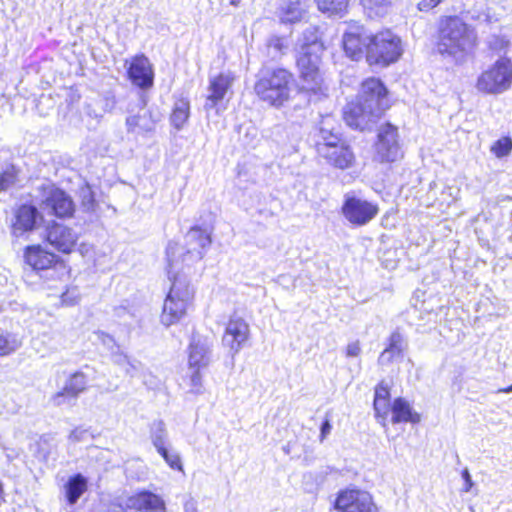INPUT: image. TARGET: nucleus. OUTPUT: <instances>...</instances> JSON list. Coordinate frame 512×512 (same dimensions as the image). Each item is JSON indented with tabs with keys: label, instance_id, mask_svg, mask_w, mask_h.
Returning <instances> with one entry per match:
<instances>
[{
	"label": "nucleus",
	"instance_id": "obj_12",
	"mask_svg": "<svg viewBox=\"0 0 512 512\" xmlns=\"http://www.w3.org/2000/svg\"><path fill=\"white\" fill-rule=\"evenodd\" d=\"M371 34L363 24L349 23L340 44L345 57L354 62L366 61Z\"/></svg>",
	"mask_w": 512,
	"mask_h": 512
},
{
	"label": "nucleus",
	"instance_id": "obj_28",
	"mask_svg": "<svg viewBox=\"0 0 512 512\" xmlns=\"http://www.w3.org/2000/svg\"><path fill=\"white\" fill-rule=\"evenodd\" d=\"M155 119L151 111H145L143 114L131 115L126 119V125L129 132L141 131L150 132L154 129Z\"/></svg>",
	"mask_w": 512,
	"mask_h": 512
},
{
	"label": "nucleus",
	"instance_id": "obj_43",
	"mask_svg": "<svg viewBox=\"0 0 512 512\" xmlns=\"http://www.w3.org/2000/svg\"><path fill=\"white\" fill-rule=\"evenodd\" d=\"M462 475H463V478L465 479L466 483H467V486L465 488V491H468L471 486H472V482H471V478H470V474L467 470H464L462 472Z\"/></svg>",
	"mask_w": 512,
	"mask_h": 512
},
{
	"label": "nucleus",
	"instance_id": "obj_9",
	"mask_svg": "<svg viewBox=\"0 0 512 512\" xmlns=\"http://www.w3.org/2000/svg\"><path fill=\"white\" fill-rule=\"evenodd\" d=\"M24 264L36 274L48 271H67L66 261L41 243L29 244L23 248Z\"/></svg>",
	"mask_w": 512,
	"mask_h": 512
},
{
	"label": "nucleus",
	"instance_id": "obj_38",
	"mask_svg": "<svg viewBox=\"0 0 512 512\" xmlns=\"http://www.w3.org/2000/svg\"><path fill=\"white\" fill-rule=\"evenodd\" d=\"M442 2L443 0H421L417 3V9L420 12L427 13L436 8Z\"/></svg>",
	"mask_w": 512,
	"mask_h": 512
},
{
	"label": "nucleus",
	"instance_id": "obj_10",
	"mask_svg": "<svg viewBox=\"0 0 512 512\" xmlns=\"http://www.w3.org/2000/svg\"><path fill=\"white\" fill-rule=\"evenodd\" d=\"M187 366L190 370L188 380L190 392L201 394L204 391L203 371L210 362V348L200 338L193 336L187 349Z\"/></svg>",
	"mask_w": 512,
	"mask_h": 512
},
{
	"label": "nucleus",
	"instance_id": "obj_39",
	"mask_svg": "<svg viewBox=\"0 0 512 512\" xmlns=\"http://www.w3.org/2000/svg\"><path fill=\"white\" fill-rule=\"evenodd\" d=\"M401 341H402L401 335L398 332H393L390 335L389 344H388V347L385 349V352H387V351L400 352L401 351V347H400Z\"/></svg>",
	"mask_w": 512,
	"mask_h": 512
},
{
	"label": "nucleus",
	"instance_id": "obj_29",
	"mask_svg": "<svg viewBox=\"0 0 512 512\" xmlns=\"http://www.w3.org/2000/svg\"><path fill=\"white\" fill-rule=\"evenodd\" d=\"M350 0H315L317 9L328 16H342L349 8Z\"/></svg>",
	"mask_w": 512,
	"mask_h": 512
},
{
	"label": "nucleus",
	"instance_id": "obj_27",
	"mask_svg": "<svg viewBox=\"0 0 512 512\" xmlns=\"http://www.w3.org/2000/svg\"><path fill=\"white\" fill-rule=\"evenodd\" d=\"M190 117V101L186 97L176 99L170 114V122L176 129H181Z\"/></svg>",
	"mask_w": 512,
	"mask_h": 512
},
{
	"label": "nucleus",
	"instance_id": "obj_15",
	"mask_svg": "<svg viewBox=\"0 0 512 512\" xmlns=\"http://www.w3.org/2000/svg\"><path fill=\"white\" fill-rule=\"evenodd\" d=\"M359 99L372 106L380 115L392 107L393 101L390 97V91L385 83L378 77L370 76L363 79L360 83Z\"/></svg>",
	"mask_w": 512,
	"mask_h": 512
},
{
	"label": "nucleus",
	"instance_id": "obj_13",
	"mask_svg": "<svg viewBox=\"0 0 512 512\" xmlns=\"http://www.w3.org/2000/svg\"><path fill=\"white\" fill-rule=\"evenodd\" d=\"M332 507L337 512H378L373 496L355 486L340 489L336 493Z\"/></svg>",
	"mask_w": 512,
	"mask_h": 512
},
{
	"label": "nucleus",
	"instance_id": "obj_25",
	"mask_svg": "<svg viewBox=\"0 0 512 512\" xmlns=\"http://www.w3.org/2000/svg\"><path fill=\"white\" fill-rule=\"evenodd\" d=\"M389 416L390 418L388 420H390L392 424H418L421 421V415L416 412L403 397H397L392 401Z\"/></svg>",
	"mask_w": 512,
	"mask_h": 512
},
{
	"label": "nucleus",
	"instance_id": "obj_8",
	"mask_svg": "<svg viewBox=\"0 0 512 512\" xmlns=\"http://www.w3.org/2000/svg\"><path fill=\"white\" fill-rule=\"evenodd\" d=\"M39 192L42 196L41 205L49 215L61 221L75 217L77 205L65 189L55 184L42 185Z\"/></svg>",
	"mask_w": 512,
	"mask_h": 512
},
{
	"label": "nucleus",
	"instance_id": "obj_18",
	"mask_svg": "<svg viewBox=\"0 0 512 512\" xmlns=\"http://www.w3.org/2000/svg\"><path fill=\"white\" fill-rule=\"evenodd\" d=\"M382 117L372 106L364 104L360 99L349 101L342 110V119L345 124L361 132L369 129Z\"/></svg>",
	"mask_w": 512,
	"mask_h": 512
},
{
	"label": "nucleus",
	"instance_id": "obj_31",
	"mask_svg": "<svg viewBox=\"0 0 512 512\" xmlns=\"http://www.w3.org/2000/svg\"><path fill=\"white\" fill-rule=\"evenodd\" d=\"M390 5L391 0H365V7L370 18L385 15Z\"/></svg>",
	"mask_w": 512,
	"mask_h": 512
},
{
	"label": "nucleus",
	"instance_id": "obj_1",
	"mask_svg": "<svg viewBox=\"0 0 512 512\" xmlns=\"http://www.w3.org/2000/svg\"><path fill=\"white\" fill-rule=\"evenodd\" d=\"M327 50L323 32L317 26L303 32L302 43L295 55L300 90L308 96L324 95L327 90L323 57Z\"/></svg>",
	"mask_w": 512,
	"mask_h": 512
},
{
	"label": "nucleus",
	"instance_id": "obj_40",
	"mask_svg": "<svg viewBox=\"0 0 512 512\" xmlns=\"http://www.w3.org/2000/svg\"><path fill=\"white\" fill-rule=\"evenodd\" d=\"M269 47L273 48L276 51L283 52L287 49V44L285 39L281 36H275L271 38L269 42Z\"/></svg>",
	"mask_w": 512,
	"mask_h": 512
},
{
	"label": "nucleus",
	"instance_id": "obj_32",
	"mask_svg": "<svg viewBox=\"0 0 512 512\" xmlns=\"http://www.w3.org/2000/svg\"><path fill=\"white\" fill-rule=\"evenodd\" d=\"M492 154L497 158L508 156L512 151V139L509 136H503L497 139L490 148Z\"/></svg>",
	"mask_w": 512,
	"mask_h": 512
},
{
	"label": "nucleus",
	"instance_id": "obj_4",
	"mask_svg": "<svg viewBox=\"0 0 512 512\" xmlns=\"http://www.w3.org/2000/svg\"><path fill=\"white\" fill-rule=\"evenodd\" d=\"M294 81V74L286 67L266 68L257 75L253 90L261 102L280 108L290 100Z\"/></svg>",
	"mask_w": 512,
	"mask_h": 512
},
{
	"label": "nucleus",
	"instance_id": "obj_7",
	"mask_svg": "<svg viewBox=\"0 0 512 512\" xmlns=\"http://www.w3.org/2000/svg\"><path fill=\"white\" fill-rule=\"evenodd\" d=\"M512 87V60L500 57L478 75L475 88L482 95H499Z\"/></svg>",
	"mask_w": 512,
	"mask_h": 512
},
{
	"label": "nucleus",
	"instance_id": "obj_23",
	"mask_svg": "<svg viewBox=\"0 0 512 512\" xmlns=\"http://www.w3.org/2000/svg\"><path fill=\"white\" fill-rule=\"evenodd\" d=\"M126 506L136 512L165 511V502L161 496L149 490H139L130 495Z\"/></svg>",
	"mask_w": 512,
	"mask_h": 512
},
{
	"label": "nucleus",
	"instance_id": "obj_41",
	"mask_svg": "<svg viewBox=\"0 0 512 512\" xmlns=\"http://www.w3.org/2000/svg\"><path fill=\"white\" fill-rule=\"evenodd\" d=\"M361 347L359 341H354L346 346L345 354L347 357H356L360 354Z\"/></svg>",
	"mask_w": 512,
	"mask_h": 512
},
{
	"label": "nucleus",
	"instance_id": "obj_24",
	"mask_svg": "<svg viewBox=\"0 0 512 512\" xmlns=\"http://www.w3.org/2000/svg\"><path fill=\"white\" fill-rule=\"evenodd\" d=\"M391 405L390 387L381 381L374 388L373 409L376 420L383 426L388 422Z\"/></svg>",
	"mask_w": 512,
	"mask_h": 512
},
{
	"label": "nucleus",
	"instance_id": "obj_37",
	"mask_svg": "<svg viewBox=\"0 0 512 512\" xmlns=\"http://www.w3.org/2000/svg\"><path fill=\"white\" fill-rule=\"evenodd\" d=\"M16 181L17 172L13 167L0 172V192L9 189Z\"/></svg>",
	"mask_w": 512,
	"mask_h": 512
},
{
	"label": "nucleus",
	"instance_id": "obj_20",
	"mask_svg": "<svg viewBox=\"0 0 512 512\" xmlns=\"http://www.w3.org/2000/svg\"><path fill=\"white\" fill-rule=\"evenodd\" d=\"M249 337L250 328L247 321L239 315H231L223 332V345L229 349L232 355H235L248 342Z\"/></svg>",
	"mask_w": 512,
	"mask_h": 512
},
{
	"label": "nucleus",
	"instance_id": "obj_6",
	"mask_svg": "<svg viewBox=\"0 0 512 512\" xmlns=\"http://www.w3.org/2000/svg\"><path fill=\"white\" fill-rule=\"evenodd\" d=\"M403 54L402 40L389 28L371 34L366 63L369 67L386 68Z\"/></svg>",
	"mask_w": 512,
	"mask_h": 512
},
{
	"label": "nucleus",
	"instance_id": "obj_45",
	"mask_svg": "<svg viewBox=\"0 0 512 512\" xmlns=\"http://www.w3.org/2000/svg\"><path fill=\"white\" fill-rule=\"evenodd\" d=\"M242 0H229L231 6L237 7Z\"/></svg>",
	"mask_w": 512,
	"mask_h": 512
},
{
	"label": "nucleus",
	"instance_id": "obj_42",
	"mask_svg": "<svg viewBox=\"0 0 512 512\" xmlns=\"http://www.w3.org/2000/svg\"><path fill=\"white\" fill-rule=\"evenodd\" d=\"M331 431V424L329 419H325L321 425L320 440H323Z\"/></svg>",
	"mask_w": 512,
	"mask_h": 512
},
{
	"label": "nucleus",
	"instance_id": "obj_17",
	"mask_svg": "<svg viewBox=\"0 0 512 512\" xmlns=\"http://www.w3.org/2000/svg\"><path fill=\"white\" fill-rule=\"evenodd\" d=\"M380 208L371 202L354 195H347L341 206V213L345 219L354 226H364L371 222L378 214Z\"/></svg>",
	"mask_w": 512,
	"mask_h": 512
},
{
	"label": "nucleus",
	"instance_id": "obj_16",
	"mask_svg": "<svg viewBox=\"0 0 512 512\" xmlns=\"http://www.w3.org/2000/svg\"><path fill=\"white\" fill-rule=\"evenodd\" d=\"M126 78L140 90H150L154 86L155 71L150 59L144 53H137L125 60Z\"/></svg>",
	"mask_w": 512,
	"mask_h": 512
},
{
	"label": "nucleus",
	"instance_id": "obj_36",
	"mask_svg": "<svg viewBox=\"0 0 512 512\" xmlns=\"http://www.w3.org/2000/svg\"><path fill=\"white\" fill-rule=\"evenodd\" d=\"M80 294L75 287H68L60 296V303L62 306L71 307L75 306L80 301Z\"/></svg>",
	"mask_w": 512,
	"mask_h": 512
},
{
	"label": "nucleus",
	"instance_id": "obj_11",
	"mask_svg": "<svg viewBox=\"0 0 512 512\" xmlns=\"http://www.w3.org/2000/svg\"><path fill=\"white\" fill-rule=\"evenodd\" d=\"M376 160L381 164H393L404 157L401 149L398 126L391 122L383 123L377 130L374 144Z\"/></svg>",
	"mask_w": 512,
	"mask_h": 512
},
{
	"label": "nucleus",
	"instance_id": "obj_5",
	"mask_svg": "<svg viewBox=\"0 0 512 512\" xmlns=\"http://www.w3.org/2000/svg\"><path fill=\"white\" fill-rule=\"evenodd\" d=\"M170 289L164 299L161 311V323L165 326L177 324L184 318L194 299V290L190 284L176 272L169 271Z\"/></svg>",
	"mask_w": 512,
	"mask_h": 512
},
{
	"label": "nucleus",
	"instance_id": "obj_19",
	"mask_svg": "<svg viewBox=\"0 0 512 512\" xmlns=\"http://www.w3.org/2000/svg\"><path fill=\"white\" fill-rule=\"evenodd\" d=\"M43 222V215L32 202L17 205L12 214L10 224L11 233L21 236L37 230Z\"/></svg>",
	"mask_w": 512,
	"mask_h": 512
},
{
	"label": "nucleus",
	"instance_id": "obj_3",
	"mask_svg": "<svg viewBox=\"0 0 512 512\" xmlns=\"http://www.w3.org/2000/svg\"><path fill=\"white\" fill-rule=\"evenodd\" d=\"M316 157L332 170H353L358 163L357 154L344 137L333 127H327L324 122L318 128V138L314 143Z\"/></svg>",
	"mask_w": 512,
	"mask_h": 512
},
{
	"label": "nucleus",
	"instance_id": "obj_21",
	"mask_svg": "<svg viewBox=\"0 0 512 512\" xmlns=\"http://www.w3.org/2000/svg\"><path fill=\"white\" fill-rule=\"evenodd\" d=\"M89 386L88 376L78 370L68 376L63 388L52 396L54 405L61 406L66 402L78 398Z\"/></svg>",
	"mask_w": 512,
	"mask_h": 512
},
{
	"label": "nucleus",
	"instance_id": "obj_34",
	"mask_svg": "<svg viewBox=\"0 0 512 512\" xmlns=\"http://www.w3.org/2000/svg\"><path fill=\"white\" fill-rule=\"evenodd\" d=\"M510 46V41L502 35H495L487 44V49L490 53L495 55H500L501 53L507 52Z\"/></svg>",
	"mask_w": 512,
	"mask_h": 512
},
{
	"label": "nucleus",
	"instance_id": "obj_22",
	"mask_svg": "<svg viewBox=\"0 0 512 512\" xmlns=\"http://www.w3.org/2000/svg\"><path fill=\"white\" fill-rule=\"evenodd\" d=\"M235 76L230 72H220L209 79L208 94L205 108L210 109L222 102L225 96L231 92Z\"/></svg>",
	"mask_w": 512,
	"mask_h": 512
},
{
	"label": "nucleus",
	"instance_id": "obj_44",
	"mask_svg": "<svg viewBox=\"0 0 512 512\" xmlns=\"http://www.w3.org/2000/svg\"><path fill=\"white\" fill-rule=\"evenodd\" d=\"M499 392H503V393H509V392H512V384L508 387H505V388H502V389H499Z\"/></svg>",
	"mask_w": 512,
	"mask_h": 512
},
{
	"label": "nucleus",
	"instance_id": "obj_14",
	"mask_svg": "<svg viewBox=\"0 0 512 512\" xmlns=\"http://www.w3.org/2000/svg\"><path fill=\"white\" fill-rule=\"evenodd\" d=\"M80 235L69 225L52 220L44 227L43 240L58 253L70 255L78 250Z\"/></svg>",
	"mask_w": 512,
	"mask_h": 512
},
{
	"label": "nucleus",
	"instance_id": "obj_30",
	"mask_svg": "<svg viewBox=\"0 0 512 512\" xmlns=\"http://www.w3.org/2000/svg\"><path fill=\"white\" fill-rule=\"evenodd\" d=\"M190 243H196L200 247V250L196 253V261L203 258V250L208 248L212 239L210 234L200 226H193L189 230Z\"/></svg>",
	"mask_w": 512,
	"mask_h": 512
},
{
	"label": "nucleus",
	"instance_id": "obj_26",
	"mask_svg": "<svg viewBox=\"0 0 512 512\" xmlns=\"http://www.w3.org/2000/svg\"><path fill=\"white\" fill-rule=\"evenodd\" d=\"M87 479L80 473L70 476L64 485L65 498L68 504L74 505L87 491Z\"/></svg>",
	"mask_w": 512,
	"mask_h": 512
},
{
	"label": "nucleus",
	"instance_id": "obj_33",
	"mask_svg": "<svg viewBox=\"0 0 512 512\" xmlns=\"http://www.w3.org/2000/svg\"><path fill=\"white\" fill-rule=\"evenodd\" d=\"M19 346L20 342L12 334H0V357L12 354Z\"/></svg>",
	"mask_w": 512,
	"mask_h": 512
},
{
	"label": "nucleus",
	"instance_id": "obj_35",
	"mask_svg": "<svg viewBox=\"0 0 512 512\" xmlns=\"http://www.w3.org/2000/svg\"><path fill=\"white\" fill-rule=\"evenodd\" d=\"M156 449L158 453L164 458L169 467L173 470L183 471V466L181 462V458L178 454H171L168 450L162 445L155 443Z\"/></svg>",
	"mask_w": 512,
	"mask_h": 512
},
{
	"label": "nucleus",
	"instance_id": "obj_2",
	"mask_svg": "<svg viewBox=\"0 0 512 512\" xmlns=\"http://www.w3.org/2000/svg\"><path fill=\"white\" fill-rule=\"evenodd\" d=\"M473 28L459 15H442L436 23L434 49L443 57L462 63L476 48Z\"/></svg>",
	"mask_w": 512,
	"mask_h": 512
}]
</instances>
